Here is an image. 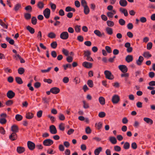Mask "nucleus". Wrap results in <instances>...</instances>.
Instances as JSON below:
<instances>
[{
	"instance_id": "nucleus-1",
	"label": "nucleus",
	"mask_w": 155,
	"mask_h": 155,
	"mask_svg": "<svg viewBox=\"0 0 155 155\" xmlns=\"http://www.w3.org/2000/svg\"><path fill=\"white\" fill-rule=\"evenodd\" d=\"M119 69L124 73L121 74V77H129V74L127 73H125L127 71L128 69L127 66L124 65H120L119 66Z\"/></svg>"
},
{
	"instance_id": "nucleus-2",
	"label": "nucleus",
	"mask_w": 155,
	"mask_h": 155,
	"mask_svg": "<svg viewBox=\"0 0 155 155\" xmlns=\"http://www.w3.org/2000/svg\"><path fill=\"white\" fill-rule=\"evenodd\" d=\"M53 143V141L50 139H47L43 142V144L45 146H50Z\"/></svg>"
},
{
	"instance_id": "nucleus-3",
	"label": "nucleus",
	"mask_w": 155,
	"mask_h": 155,
	"mask_svg": "<svg viewBox=\"0 0 155 155\" xmlns=\"http://www.w3.org/2000/svg\"><path fill=\"white\" fill-rule=\"evenodd\" d=\"M43 14L45 18L47 19L49 18L50 14V10L48 8H46L43 11Z\"/></svg>"
},
{
	"instance_id": "nucleus-4",
	"label": "nucleus",
	"mask_w": 155,
	"mask_h": 155,
	"mask_svg": "<svg viewBox=\"0 0 155 155\" xmlns=\"http://www.w3.org/2000/svg\"><path fill=\"white\" fill-rule=\"evenodd\" d=\"M120 101L119 96L117 95H114L113 97L112 101L114 104L117 103Z\"/></svg>"
},
{
	"instance_id": "nucleus-5",
	"label": "nucleus",
	"mask_w": 155,
	"mask_h": 155,
	"mask_svg": "<svg viewBox=\"0 0 155 155\" xmlns=\"http://www.w3.org/2000/svg\"><path fill=\"white\" fill-rule=\"evenodd\" d=\"M60 37L63 39H67L69 37L68 34L66 31H64L61 34Z\"/></svg>"
},
{
	"instance_id": "nucleus-6",
	"label": "nucleus",
	"mask_w": 155,
	"mask_h": 155,
	"mask_svg": "<svg viewBox=\"0 0 155 155\" xmlns=\"http://www.w3.org/2000/svg\"><path fill=\"white\" fill-rule=\"evenodd\" d=\"M27 145L28 148L31 150H33L35 147V144L31 141L28 142Z\"/></svg>"
},
{
	"instance_id": "nucleus-7",
	"label": "nucleus",
	"mask_w": 155,
	"mask_h": 155,
	"mask_svg": "<svg viewBox=\"0 0 155 155\" xmlns=\"http://www.w3.org/2000/svg\"><path fill=\"white\" fill-rule=\"evenodd\" d=\"M94 33L97 36L100 37H104L105 35L104 32L102 33L98 30H96L94 31Z\"/></svg>"
},
{
	"instance_id": "nucleus-8",
	"label": "nucleus",
	"mask_w": 155,
	"mask_h": 155,
	"mask_svg": "<svg viewBox=\"0 0 155 155\" xmlns=\"http://www.w3.org/2000/svg\"><path fill=\"white\" fill-rule=\"evenodd\" d=\"M15 95V93L11 90L9 91L7 93V97L9 99L12 98Z\"/></svg>"
},
{
	"instance_id": "nucleus-9",
	"label": "nucleus",
	"mask_w": 155,
	"mask_h": 155,
	"mask_svg": "<svg viewBox=\"0 0 155 155\" xmlns=\"http://www.w3.org/2000/svg\"><path fill=\"white\" fill-rule=\"evenodd\" d=\"M60 89L57 87H53L51 89V92L54 94H56L60 92Z\"/></svg>"
},
{
	"instance_id": "nucleus-10",
	"label": "nucleus",
	"mask_w": 155,
	"mask_h": 155,
	"mask_svg": "<svg viewBox=\"0 0 155 155\" xmlns=\"http://www.w3.org/2000/svg\"><path fill=\"white\" fill-rule=\"evenodd\" d=\"M82 65L85 68H89L92 67V64L91 63L85 61L83 63Z\"/></svg>"
},
{
	"instance_id": "nucleus-11",
	"label": "nucleus",
	"mask_w": 155,
	"mask_h": 155,
	"mask_svg": "<svg viewBox=\"0 0 155 155\" xmlns=\"http://www.w3.org/2000/svg\"><path fill=\"white\" fill-rule=\"evenodd\" d=\"M116 12L115 10H113L107 13V16L110 18H112L113 17V15L115 14Z\"/></svg>"
},
{
	"instance_id": "nucleus-12",
	"label": "nucleus",
	"mask_w": 155,
	"mask_h": 155,
	"mask_svg": "<svg viewBox=\"0 0 155 155\" xmlns=\"http://www.w3.org/2000/svg\"><path fill=\"white\" fill-rule=\"evenodd\" d=\"M50 131L53 134H55L57 132L55 127L54 125H51L50 127Z\"/></svg>"
},
{
	"instance_id": "nucleus-13",
	"label": "nucleus",
	"mask_w": 155,
	"mask_h": 155,
	"mask_svg": "<svg viewBox=\"0 0 155 155\" xmlns=\"http://www.w3.org/2000/svg\"><path fill=\"white\" fill-rule=\"evenodd\" d=\"M17 137V136L15 133H13L9 136V138L12 140H16Z\"/></svg>"
},
{
	"instance_id": "nucleus-14",
	"label": "nucleus",
	"mask_w": 155,
	"mask_h": 155,
	"mask_svg": "<svg viewBox=\"0 0 155 155\" xmlns=\"http://www.w3.org/2000/svg\"><path fill=\"white\" fill-rule=\"evenodd\" d=\"M34 117V114L31 112H27L26 113L25 117L26 118L30 119Z\"/></svg>"
},
{
	"instance_id": "nucleus-15",
	"label": "nucleus",
	"mask_w": 155,
	"mask_h": 155,
	"mask_svg": "<svg viewBox=\"0 0 155 155\" xmlns=\"http://www.w3.org/2000/svg\"><path fill=\"white\" fill-rule=\"evenodd\" d=\"M144 58L142 56H140L138 60L136 61V63L138 65H140L142 64Z\"/></svg>"
},
{
	"instance_id": "nucleus-16",
	"label": "nucleus",
	"mask_w": 155,
	"mask_h": 155,
	"mask_svg": "<svg viewBox=\"0 0 155 155\" xmlns=\"http://www.w3.org/2000/svg\"><path fill=\"white\" fill-rule=\"evenodd\" d=\"M104 73L105 75L106 78H110V77H114L111 72L109 71H105Z\"/></svg>"
},
{
	"instance_id": "nucleus-17",
	"label": "nucleus",
	"mask_w": 155,
	"mask_h": 155,
	"mask_svg": "<svg viewBox=\"0 0 155 155\" xmlns=\"http://www.w3.org/2000/svg\"><path fill=\"white\" fill-rule=\"evenodd\" d=\"M125 60L127 62L129 63L133 61V57L132 55H128L126 57Z\"/></svg>"
},
{
	"instance_id": "nucleus-18",
	"label": "nucleus",
	"mask_w": 155,
	"mask_h": 155,
	"mask_svg": "<svg viewBox=\"0 0 155 155\" xmlns=\"http://www.w3.org/2000/svg\"><path fill=\"white\" fill-rule=\"evenodd\" d=\"M120 11L122 13L124 14L125 16H127L128 15L127 11V9L121 8H120Z\"/></svg>"
},
{
	"instance_id": "nucleus-19",
	"label": "nucleus",
	"mask_w": 155,
	"mask_h": 155,
	"mask_svg": "<svg viewBox=\"0 0 155 155\" xmlns=\"http://www.w3.org/2000/svg\"><path fill=\"white\" fill-rule=\"evenodd\" d=\"M102 148L101 147H99L96 148L94 151V153L95 155H99L100 152L102 151Z\"/></svg>"
},
{
	"instance_id": "nucleus-20",
	"label": "nucleus",
	"mask_w": 155,
	"mask_h": 155,
	"mask_svg": "<svg viewBox=\"0 0 155 155\" xmlns=\"http://www.w3.org/2000/svg\"><path fill=\"white\" fill-rule=\"evenodd\" d=\"M127 2L126 0H120L119 1L120 5L123 7H125L127 5Z\"/></svg>"
},
{
	"instance_id": "nucleus-21",
	"label": "nucleus",
	"mask_w": 155,
	"mask_h": 155,
	"mask_svg": "<svg viewBox=\"0 0 155 155\" xmlns=\"http://www.w3.org/2000/svg\"><path fill=\"white\" fill-rule=\"evenodd\" d=\"M99 101L100 104L102 105H104L105 103V101L104 98L102 96L100 97H99Z\"/></svg>"
},
{
	"instance_id": "nucleus-22",
	"label": "nucleus",
	"mask_w": 155,
	"mask_h": 155,
	"mask_svg": "<svg viewBox=\"0 0 155 155\" xmlns=\"http://www.w3.org/2000/svg\"><path fill=\"white\" fill-rule=\"evenodd\" d=\"M143 120L147 123L152 124H153V121L151 119L148 117H144Z\"/></svg>"
},
{
	"instance_id": "nucleus-23",
	"label": "nucleus",
	"mask_w": 155,
	"mask_h": 155,
	"mask_svg": "<svg viewBox=\"0 0 155 155\" xmlns=\"http://www.w3.org/2000/svg\"><path fill=\"white\" fill-rule=\"evenodd\" d=\"M11 130L13 133H16L18 131V128L16 125H13L12 126Z\"/></svg>"
},
{
	"instance_id": "nucleus-24",
	"label": "nucleus",
	"mask_w": 155,
	"mask_h": 155,
	"mask_svg": "<svg viewBox=\"0 0 155 155\" xmlns=\"http://www.w3.org/2000/svg\"><path fill=\"white\" fill-rule=\"evenodd\" d=\"M17 150L18 153H21L25 151V149L23 147H18L17 148Z\"/></svg>"
},
{
	"instance_id": "nucleus-25",
	"label": "nucleus",
	"mask_w": 155,
	"mask_h": 155,
	"mask_svg": "<svg viewBox=\"0 0 155 155\" xmlns=\"http://www.w3.org/2000/svg\"><path fill=\"white\" fill-rule=\"evenodd\" d=\"M143 56L145 58L147 59L151 57L152 55L150 54L148 51H146L144 52Z\"/></svg>"
},
{
	"instance_id": "nucleus-26",
	"label": "nucleus",
	"mask_w": 155,
	"mask_h": 155,
	"mask_svg": "<svg viewBox=\"0 0 155 155\" xmlns=\"http://www.w3.org/2000/svg\"><path fill=\"white\" fill-rule=\"evenodd\" d=\"M44 4L41 1H39L38 2L37 4V7L38 8L40 9H42L44 7Z\"/></svg>"
},
{
	"instance_id": "nucleus-27",
	"label": "nucleus",
	"mask_w": 155,
	"mask_h": 155,
	"mask_svg": "<svg viewBox=\"0 0 155 155\" xmlns=\"http://www.w3.org/2000/svg\"><path fill=\"white\" fill-rule=\"evenodd\" d=\"M21 5L19 3H17L15 5L14 10L17 12L18 11V10L21 8Z\"/></svg>"
},
{
	"instance_id": "nucleus-28",
	"label": "nucleus",
	"mask_w": 155,
	"mask_h": 155,
	"mask_svg": "<svg viewBox=\"0 0 155 155\" xmlns=\"http://www.w3.org/2000/svg\"><path fill=\"white\" fill-rule=\"evenodd\" d=\"M105 30L108 34L111 35L113 34V30L111 28L107 27L106 28Z\"/></svg>"
},
{
	"instance_id": "nucleus-29",
	"label": "nucleus",
	"mask_w": 155,
	"mask_h": 155,
	"mask_svg": "<svg viewBox=\"0 0 155 155\" xmlns=\"http://www.w3.org/2000/svg\"><path fill=\"white\" fill-rule=\"evenodd\" d=\"M65 10L66 12H69L71 11H72L73 12H75V10L74 8H71L70 6L67 7L65 8Z\"/></svg>"
},
{
	"instance_id": "nucleus-30",
	"label": "nucleus",
	"mask_w": 155,
	"mask_h": 155,
	"mask_svg": "<svg viewBox=\"0 0 155 155\" xmlns=\"http://www.w3.org/2000/svg\"><path fill=\"white\" fill-rule=\"evenodd\" d=\"M26 28L31 34H32L34 33L35 31L34 29L31 27L30 26H27L26 27Z\"/></svg>"
},
{
	"instance_id": "nucleus-31",
	"label": "nucleus",
	"mask_w": 155,
	"mask_h": 155,
	"mask_svg": "<svg viewBox=\"0 0 155 155\" xmlns=\"http://www.w3.org/2000/svg\"><path fill=\"white\" fill-rule=\"evenodd\" d=\"M109 140L112 144H115L117 143L116 139L114 137H110Z\"/></svg>"
},
{
	"instance_id": "nucleus-32",
	"label": "nucleus",
	"mask_w": 155,
	"mask_h": 155,
	"mask_svg": "<svg viewBox=\"0 0 155 155\" xmlns=\"http://www.w3.org/2000/svg\"><path fill=\"white\" fill-rule=\"evenodd\" d=\"M84 12L86 15H87L90 12V9L87 6L86 7H84Z\"/></svg>"
},
{
	"instance_id": "nucleus-33",
	"label": "nucleus",
	"mask_w": 155,
	"mask_h": 155,
	"mask_svg": "<svg viewBox=\"0 0 155 155\" xmlns=\"http://www.w3.org/2000/svg\"><path fill=\"white\" fill-rule=\"evenodd\" d=\"M130 147V144L128 142H126L124 143V146L123 148L125 150H128V149Z\"/></svg>"
},
{
	"instance_id": "nucleus-34",
	"label": "nucleus",
	"mask_w": 155,
	"mask_h": 155,
	"mask_svg": "<svg viewBox=\"0 0 155 155\" xmlns=\"http://www.w3.org/2000/svg\"><path fill=\"white\" fill-rule=\"evenodd\" d=\"M140 125V123L137 120H135L133 126L135 128H138Z\"/></svg>"
},
{
	"instance_id": "nucleus-35",
	"label": "nucleus",
	"mask_w": 155,
	"mask_h": 155,
	"mask_svg": "<svg viewBox=\"0 0 155 155\" xmlns=\"http://www.w3.org/2000/svg\"><path fill=\"white\" fill-rule=\"evenodd\" d=\"M15 118L17 121H19L22 120L23 117L21 115L17 114L16 115Z\"/></svg>"
},
{
	"instance_id": "nucleus-36",
	"label": "nucleus",
	"mask_w": 155,
	"mask_h": 155,
	"mask_svg": "<svg viewBox=\"0 0 155 155\" xmlns=\"http://www.w3.org/2000/svg\"><path fill=\"white\" fill-rule=\"evenodd\" d=\"M6 40L9 42V43L11 45H13L14 44V41L13 39H11L10 38L7 37L6 38Z\"/></svg>"
},
{
	"instance_id": "nucleus-37",
	"label": "nucleus",
	"mask_w": 155,
	"mask_h": 155,
	"mask_svg": "<svg viewBox=\"0 0 155 155\" xmlns=\"http://www.w3.org/2000/svg\"><path fill=\"white\" fill-rule=\"evenodd\" d=\"M107 25L110 27H112L114 25V22L109 20L107 21Z\"/></svg>"
},
{
	"instance_id": "nucleus-38",
	"label": "nucleus",
	"mask_w": 155,
	"mask_h": 155,
	"mask_svg": "<svg viewBox=\"0 0 155 155\" xmlns=\"http://www.w3.org/2000/svg\"><path fill=\"white\" fill-rule=\"evenodd\" d=\"M57 46V44L56 41L53 42L51 44V46L53 48H55Z\"/></svg>"
},
{
	"instance_id": "nucleus-39",
	"label": "nucleus",
	"mask_w": 155,
	"mask_h": 155,
	"mask_svg": "<svg viewBox=\"0 0 155 155\" xmlns=\"http://www.w3.org/2000/svg\"><path fill=\"white\" fill-rule=\"evenodd\" d=\"M48 36L51 38H55L56 37L55 34L53 32H51L48 34Z\"/></svg>"
},
{
	"instance_id": "nucleus-40",
	"label": "nucleus",
	"mask_w": 155,
	"mask_h": 155,
	"mask_svg": "<svg viewBox=\"0 0 155 155\" xmlns=\"http://www.w3.org/2000/svg\"><path fill=\"white\" fill-rule=\"evenodd\" d=\"M81 5L84 8L87 6V3L85 0H81Z\"/></svg>"
},
{
	"instance_id": "nucleus-41",
	"label": "nucleus",
	"mask_w": 155,
	"mask_h": 155,
	"mask_svg": "<svg viewBox=\"0 0 155 155\" xmlns=\"http://www.w3.org/2000/svg\"><path fill=\"white\" fill-rule=\"evenodd\" d=\"M37 19L36 17H33L31 18V23L34 25H35L37 23Z\"/></svg>"
},
{
	"instance_id": "nucleus-42",
	"label": "nucleus",
	"mask_w": 155,
	"mask_h": 155,
	"mask_svg": "<svg viewBox=\"0 0 155 155\" xmlns=\"http://www.w3.org/2000/svg\"><path fill=\"white\" fill-rule=\"evenodd\" d=\"M25 9L29 12H31L32 10V8L30 5H28L25 8Z\"/></svg>"
},
{
	"instance_id": "nucleus-43",
	"label": "nucleus",
	"mask_w": 155,
	"mask_h": 155,
	"mask_svg": "<svg viewBox=\"0 0 155 155\" xmlns=\"http://www.w3.org/2000/svg\"><path fill=\"white\" fill-rule=\"evenodd\" d=\"M152 43L151 42H149L147 43V48L148 50H150L152 48Z\"/></svg>"
},
{
	"instance_id": "nucleus-44",
	"label": "nucleus",
	"mask_w": 155,
	"mask_h": 155,
	"mask_svg": "<svg viewBox=\"0 0 155 155\" xmlns=\"http://www.w3.org/2000/svg\"><path fill=\"white\" fill-rule=\"evenodd\" d=\"M24 16L25 18L27 20L30 19L31 17V15L28 13H25Z\"/></svg>"
},
{
	"instance_id": "nucleus-45",
	"label": "nucleus",
	"mask_w": 155,
	"mask_h": 155,
	"mask_svg": "<svg viewBox=\"0 0 155 155\" xmlns=\"http://www.w3.org/2000/svg\"><path fill=\"white\" fill-rule=\"evenodd\" d=\"M119 23L121 25H124L125 24V21L123 19L120 18L119 20Z\"/></svg>"
},
{
	"instance_id": "nucleus-46",
	"label": "nucleus",
	"mask_w": 155,
	"mask_h": 155,
	"mask_svg": "<svg viewBox=\"0 0 155 155\" xmlns=\"http://www.w3.org/2000/svg\"><path fill=\"white\" fill-rule=\"evenodd\" d=\"M84 57H88L91 55V53L90 52L88 51H84Z\"/></svg>"
},
{
	"instance_id": "nucleus-47",
	"label": "nucleus",
	"mask_w": 155,
	"mask_h": 155,
	"mask_svg": "<svg viewBox=\"0 0 155 155\" xmlns=\"http://www.w3.org/2000/svg\"><path fill=\"white\" fill-rule=\"evenodd\" d=\"M95 125L97 126V128L99 130L101 128L102 123L101 122H99L98 123L96 124Z\"/></svg>"
},
{
	"instance_id": "nucleus-48",
	"label": "nucleus",
	"mask_w": 155,
	"mask_h": 155,
	"mask_svg": "<svg viewBox=\"0 0 155 155\" xmlns=\"http://www.w3.org/2000/svg\"><path fill=\"white\" fill-rule=\"evenodd\" d=\"M83 107L84 108L87 109L89 108V106L88 104L85 101H83Z\"/></svg>"
},
{
	"instance_id": "nucleus-49",
	"label": "nucleus",
	"mask_w": 155,
	"mask_h": 155,
	"mask_svg": "<svg viewBox=\"0 0 155 155\" xmlns=\"http://www.w3.org/2000/svg\"><path fill=\"white\" fill-rule=\"evenodd\" d=\"M24 69L22 68H19L18 70V73L20 74H22L24 72Z\"/></svg>"
},
{
	"instance_id": "nucleus-50",
	"label": "nucleus",
	"mask_w": 155,
	"mask_h": 155,
	"mask_svg": "<svg viewBox=\"0 0 155 155\" xmlns=\"http://www.w3.org/2000/svg\"><path fill=\"white\" fill-rule=\"evenodd\" d=\"M81 26L78 25H76L75 27V30L76 32H80L81 31Z\"/></svg>"
},
{
	"instance_id": "nucleus-51",
	"label": "nucleus",
	"mask_w": 155,
	"mask_h": 155,
	"mask_svg": "<svg viewBox=\"0 0 155 155\" xmlns=\"http://www.w3.org/2000/svg\"><path fill=\"white\" fill-rule=\"evenodd\" d=\"M106 115L105 113L104 112H101L99 113L98 116L101 118L104 117Z\"/></svg>"
},
{
	"instance_id": "nucleus-52",
	"label": "nucleus",
	"mask_w": 155,
	"mask_h": 155,
	"mask_svg": "<svg viewBox=\"0 0 155 155\" xmlns=\"http://www.w3.org/2000/svg\"><path fill=\"white\" fill-rule=\"evenodd\" d=\"M87 84L89 86L91 87H92L93 86V83L92 81L89 80L87 82Z\"/></svg>"
},
{
	"instance_id": "nucleus-53",
	"label": "nucleus",
	"mask_w": 155,
	"mask_h": 155,
	"mask_svg": "<svg viewBox=\"0 0 155 155\" xmlns=\"http://www.w3.org/2000/svg\"><path fill=\"white\" fill-rule=\"evenodd\" d=\"M59 127L60 130L63 131L64 129V124L63 123H61L59 126Z\"/></svg>"
},
{
	"instance_id": "nucleus-54",
	"label": "nucleus",
	"mask_w": 155,
	"mask_h": 155,
	"mask_svg": "<svg viewBox=\"0 0 155 155\" xmlns=\"http://www.w3.org/2000/svg\"><path fill=\"white\" fill-rule=\"evenodd\" d=\"M114 149L117 152H119L121 150V148L119 146H115L114 147Z\"/></svg>"
},
{
	"instance_id": "nucleus-55",
	"label": "nucleus",
	"mask_w": 155,
	"mask_h": 155,
	"mask_svg": "<svg viewBox=\"0 0 155 155\" xmlns=\"http://www.w3.org/2000/svg\"><path fill=\"white\" fill-rule=\"evenodd\" d=\"M105 48L108 53H110L112 51L111 48L109 46H107L105 47Z\"/></svg>"
},
{
	"instance_id": "nucleus-56",
	"label": "nucleus",
	"mask_w": 155,
	"mask_h": 155,
	"mask_svg": "<svg viewBox=\"0 0 155 155\" xmlns=\"http://www.w3.org/2000/svg\"><path fill=\"white\" fill-rule=\"evenodd\" d=\"M66 60L68 62L71 63L72 61L73 58L70 56H68Z\"/></svg>"
},
{
	"instance_id": "nucleus-57",
	"label": "nucleus",
	"mask_w": 155,
	"mask_h": 155,
	"mask_svg": "<svg viewBox=\"0 0 155 155\" xmlns=\"http://www.w3.org/2000/svg\"><path fill=\"white\" fill-rule=\"evenodd\" d=\"M58 117L59 119L61 120H63L65 119L64 116L61 114H59Z\"/></svg>"
},
{
	"instance_id": "nucleus-58",
	"label": "nucleus",
	"mask_w": 155,
	"mask_h": 155,
	"mask_svg": "<svg viewBox=\"0 0 155 155\" xmlns=\"http://www.w3.org/2000/svg\"><path fill=\"white\" fill-rule=\"evenodd\" d=\"M85 132L87 134H90L91 133V130L89 127H87L86 128Z\"/></svg>"
},
{
	"instance_id": "nucleus-59",
	"label": "nucleus",
	"mask_w": 155,
	"mask_h": 155,
	"mask_svg": "<svg viewBox=\"0 0 155 155\" xmlns=\"http://www.w3.org/2000/svg\"><path fill=\"white\" fill-rule=\"evenodd\" d=\"M42 111L41 110L39 111L37 114V116L38 118H40L42 116Z\"/></svg>"
},
{
	"instance_id": "nucleus-60",
	"label": "nucleus",
	"mask_w": 155,
	"mask_h": 155,
	"mask_svg": "<svg viewBox=\"0 0 155 155\" xmlns=\"http://www.w3.org/2000/svg\"><path fill=\"white\" fill-rule=\"evenodd\" d=\"M15 80L16 82L18 84H21L23 83L21 78H15Z\"/></svg>"
},
{
	"instance_id": "nucleus-61",
	"label": "nucleus",
	"mask_w": 155,
	"mask_h": 155,
	"mask_svg": "<svg viewBox=\"0 0 155 155\" xmlns=\"http://www.w3.org/2000/svg\"><path fill=\"white\" fill-rule=\"evenodd\" d=\"M0 25L3 27L7 28L8 26L6 25L2 21V20L0 19Z\"/></svg>"
},
{
	"instance_id": "nucleus-62",
	"label": "nucleus",
	"mask_w": 155,
	"mask_h": 155,
	"mask_svg": "<svg viewBox=\"0 0 155 155\" xmlns=\"http://www.w3.org/2000/svg\"><path fill=\"white\" fill-rule=\"evenodd\" d=\"M131 147L133 149H136L137 147L136 143L135 142H133L131 144Z\"/></svg>"
},
{
	"instance_id": "nucleus-63",
	"label": "nucleus",
	"mask_w": 155,
	"mask_h": 155,
	"mask_svg": "<svg viewBox=\"0 0 155 155\" xmlns=\"http://www.w3.org/2000/svg\"><path fill=\"white\" fill-rule=\"evenodd\" d=\"M6 120L5 118H2L0 119V123L4 124L6 123Z\"/></svg>"
},
{
	"instance_id": "nucleus-64",
	"label": "nucleus",
	"mask_w": 155,
	"mask_h": 155,
	"mask_svg": "<svg viewBox=\"0 0 155 155\" xmlns=\"http://www.w3.org/2000/svg\"><path fill=\"white\" fill-rule=\"evenodd\" d=\"M140 21L142 23H145L147 21V19L145 17H142L140 18Z\"/></svg>"
}]
</instances>
